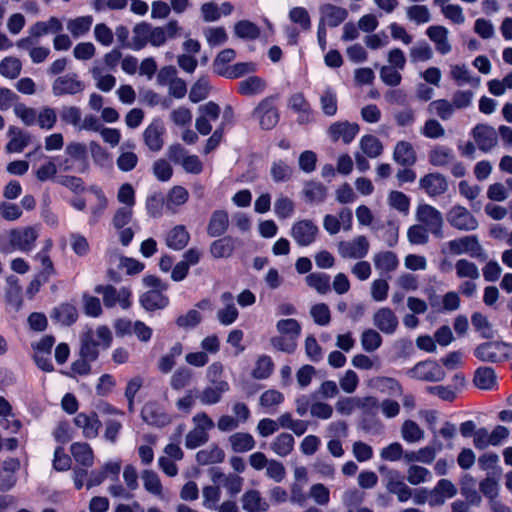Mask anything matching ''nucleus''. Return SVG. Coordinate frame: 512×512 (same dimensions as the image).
I'll list each match as a JSON object with an SVG mask.
<instances>
[{"instance_id":"62","label":"nucleus","mask_w":512,"mask_h":512,"mask_svg":"<svg viewBox=\"0 0 512 512\" xmlns=\"http://www.w3.org/2000/svg\"><path fill=\"white\" fill-rule=\"evenodd\" d=\"M276 328L281 335H288L295 340L301 332L299 322L292 318L279 320L276 324Z\"/></svg>"},{"instance_id":"58","label":"nucleus","mask_w":512,"mask_h":512,"mask_svg":"<svg viewBox=\"0 0 512 512\" xmlns=\"http://www.w3.org/2000/svg\"><path fill=\"white\" fill-rule=\"evenodd\" d=\"M308 496L319 506H326L330 502V490L322 483L313 484Z\"/></svg>"},{"instance_id":"22","label":"nucleus","mask_w":512,"mask_h":512,"mask_svg":"<svg viewBox=\"0 0 512 512\" xmlns=\"http://www.w3.org/2000/svg\"><path fill=\"white\" fill-rule=\"evenodd\" d=\"M163 133L164 128L162 124L158 121H155L151 123L143 133V138L146 146L151 151H159L163 147L164 140H163Z\"/></svg>"},{"instance_id":"38","label":"nucleus","mask_w":512,"mask_h":512,"mask_svg":"<svg viewBox=\"0 0 512 512\" xmlns=\"http://www.w3.org/2000/svg\"><path fill=\"white\" fill-rule=\"evenodd\" d=\"M401 436L408 443H416L424 439V430L413 420H405L401 426Z\"/></svg>"},{"instance_id":"64","label":"nucleus","mask_w":512,"mask_h":512,"mask_svg":"<svg viewBox=\"0 0 512 512\" xmlns=\"http://www.w3.org/2000/svg\"><path fill=\"white\" fill-rule=\"evenodd\" d=\"M409 57L413 63L425 62L433 57V51L428 43L421 42L410 49Z\"/></svg>"},{"instance_id":"5","label":"nucleus","mask_w":512,"mask_h":512,"mask_svg":"<svg viewBox=\"0 0 512 512\" xmlns=\"http://www.w3.org/2000/svg\"><path fill=\"white\" fill-rule=\"evenodd\" d=\"M446 217L448 223L457 230L474 231L478 228L477 219L463 206H453Z\"/></svg>"},{"instance_id":"40","label":"nucleus","mask_w":512,"mask_h":512,"mask_svg":"<svg viewBox=\"0 0 512 512\" xmlns=\"http://www.w3.org/2000/svg\"><path fill=\"white\" fill-rule=\"evenodd\" d=\"M141 479L143 481V486L147 492H149L152 495L162 497L163 486L156 472L149 469L143 470L141 473Z\"/></svg>"},{"instance_id":"37","label":"nucleus","mask_w":512,"mask_h":512,"mask_svg":"<svg viewBox=\"0 0 512 512\" xmlns=\"http://www.w3.org/2000/svg\"><path fill=\"white\" fill-rule=\"evenodd\" d=\"M461 494L467 502L471 505H479L481 503V495L475 489V479L469 475L465 474L461 479Z\"/></svg>"},{"instance_id":"3","label":"nucleus","mask_w":512,"mask_h":512,"mask_svg":"<svg viewBox=\"0 0 512 512\" xmlns=\"http://www.w3.org/2000/svg\"><path fill=\"white\" fill-rule=\"evenodd\" d=\"M449 253L454 255L469 254L471 257L485 260L487 258L477 236L469 235L447 243Z\"/></svg>"},{"instance_id":"15","label":"nucleus","mask_w":512,"mask_h":512,"mask_svg":"<svg viewBox=\"0 0 512 512\" xmlns=\"http://www.w3.org/2000/svg\"><path fill=\"white\" fill-rule=\"evenodd\" d=\"M359 129V125L356 123L335 122L329 126L328 134L334 142L342 139L345 144H349L358 134Z\"/></svg>"},{"instance_id":"19","label":"nucleus","mask_w":512,"mask_h":512,"mask_svg":"<svg viewBox=\"0 0 512 512\" xmlns=\"http://www.w3.org/2000/svg\"><path fill=\"white\" fill-rule=\"evenodd\" d=\"M74 423L78 428L82 429L84 437L88 439L95 438L101 427V422L95 412H91L90 414L79 413L74 418Z\"/></svg>"},{"instance_id":"33","label":"nucleus","mask_w":512,"mask_h":512,"mask_svg":"<svg viewBox=\"0 0 512 512\" xmlns=\"http://www.w3.org/2000/svg\"><path fill=\"white\" fill-rule=\"evenodd\" d=\"M140 302L146 310L154 311L164 308L168 304V298L159 290L152 289L141 296Z\"/></svg>"},{"instance_id":"48","label":"nucleus","mask_w":512,"mask_h":512,"mask_svg":"<svg viewBox=\"0 0 512 512\" xmlns=\"http://www.w3.org/2000/svg\"><path fill=\"white\" fill-rule=\"evenodd\" d=\"M406 479L410 485L417 486L428 481L431 472L420 465L412 464L407 468Z\"/></svg>"},{"instance_id":"46","label":"nucleus","mask_w":512,"mask_h":512,"mask_svg":"<svg viewBox=\"0 0 512 512\" xmlns=\"http://www.w3.org/2000/svg\"><path fill=\"white\" fill-rule=\"evenodd\" d=\"M406 16L409 21L421 25L430 22L431 13L425 5H412L406 8Z\"/></svg>"},{"instance_id":"61","label":"nucleus","mask_w":512,"mask_h":512,"mask_svg":"<svg viewBox=\"0 0 512 512\" xmlns=\"http://www.w3.org/2000/svg\"><path fill=\"white\" fill-rule=\"evenodd\" d=\"M382 343L381 335L373 330L366 329L361 335V345L366 352H373L380 347Z\"/></svg>"},{"instance_id":"59","label":"nucleus","mask_w":512,"mask_h":512,"mask_svg":"<svg viewBox=\"0 0 512 512\" xmlns=\"http://www.w3.org/2000/svg\"><path fill=\"white\" fill-rule=\"evenodd\" d=\"M192 371L187 367L178 368L171 376L170 386L174 390H181L189 385L192 379Z\"/></svg>"},{"instance_id":"16","label":"nucleus","mask_w":512,"mask_h":512,"mask_svg":"<svg viewBox=\"0 0 512 512\" xmlns=\"http://www.w3.org/2000/svg\"><path fill=\"white\" fill-rule=\"evenodd\" d=\"M373 323L384 334H393L398 327L399 321L390 308L383 307L374 313Z\"/></svg>"},{"instance_id":"31","label":"nucleus","mask_w":512,"mask_h":512,"mask_svg":"<svg viewBox=\"0 0 512 512\" xmlns=\"http://www.w3.org/2000/svg\"><path fill=\"white\" fill-rule=\"evenodd\" d=\"M266 88V82L258 76H249L239 82L238 91L244 96L261 94Z\"/></svg>"},{"instance_id":"18","label":"nucleus","mask_w":512,"mask_h":512,"mask_svg":"<svg viewBox=\"0 0 512 512\" xmlns=\"http://www.w3.org/2000/svg\"><path fill=\"white\" fill-rule=\"evenodd\" d=\"M242 508L246 512H267L269 503L256 489L246 490L241 496Z\"/></svg>"},{"instance_id":"42","label":"nucleus","mask_w":512,"mask_h":512,"mask_svg":"<svg viewBox=\"0 0 512 512\" xmlns=\"http://www.w3.org/2000/svg\"><path fill=\"white\" fill-rule=\"evenodd\" d=\"M151 32V25L146 22L139 23L133 28V39L131 48L134 50H140L149 43V37Z\"/></svg>"},{"instance_id":"60","label":"nucleus","mask_w":512,"mask_h":512,"mask_svg":"<svg viewBox=\"0 0 512 512\" xmlns=\"http://www.w3.org/2000/svg\"><path fill=\"white\" fill-rule=\"evenodd\" d=\"M307 284L320 294L330 290V277L323 273H311L306 277Z\"/></svg>"},{"instance_id":"47","label":"nucleus","mask_w":512,"mask_h":512,"mask_svg":"<svg viewBox=\"0 0 512 512\" xmlns=\"http://www.w3.org/2000/svg\"><path fill=\"white\" fill-rule=\"evenodd\" d=\"M454 105L446 99L432 101L428 106V111L437 115L442 120H448L454 114Z\"/></svg>"},{"instance_id":"17","label":"nucleus","mask_w":512,"mask_h":512,"mask_svg":"<svg viewBox=\"0 0 512 512\" xmlns=\"http://www.w3.org/2000/svg\"><path fill=\"white\" fill-rule=\"evenodd\" d=\"M320 14V21L332 28L339 26L348 17V11L345 8L332 4L322 5L320 7Z\"/></svg>"},{"instance_id":"57","label":"nucleus","mask_w":512,"mask_h":512,"mask_svg":"<svg viewBox=\"0 0 512 512\" xmlns=\"http://www.w3.org/2000/svg\"><path fill=\"white\" fill-rule=\"evenodd\" d=\"M452 159V150L447 147L437 146L429 153V162L434 166H445L449 164Z\"/></svg>"},{"instance_id":"13","label":"nucleus","mask_w":512,"mask_h":512,"mask_svg":"<svg viewBox=\"0 0 512 512\" xmlns=\"http://www.w3.org/2000/svg\"><path fill=\"white\" fill-rule=\"evenodd\" d=\"M318 227L311 220H300L293 224L291 236L300 246L312 244L318 234Z\"/></svg>"},{"instance_id":"55","label":"nucleus","mask_w":512,"mask_h":512,"mask_svg":"<svg viewBox=\"0 0 512 512\" xmlns=\"http://www.w3.org/2000/svg\"><path fill=\"white\" fill-rule=\"evenodd\" d=\"M92 16H82L72 19L67 24V29L74 37H80L86 34L92 25Z\"/></svg>"},{"instance_id":"20","label":"nucleus","mask_w":512,"mask_h":512,"mask_svg":"<svg viewBox=\"0 0 512 512\" xmlns=\"http://www.w3.org/2000/svg\"><path fill=\"white\" fill-rule=\"evenodd\" d=\"M426 34L435 44V48L440 54L445 55L451 51L452 46L448 39L449 31L446 27L441 25L430 26L426 30Z\"/></svg>"},{"instance_id":"11","label":"nucleus","mask_w":512,"mask_h":512,"mask_svg":"<svg viewBox=\"0 0 512 512\" xmlns=\"http://www.w3.org/2000/svg\"><path fill=\"white\" fill-rule=\"evenodd\" d=\"M95 292L102 294L103 302L106 307H114L117 303L121 305L123 309L130 307L129 298L131 293L127 288H121L119 291L111 285L97 286Z\"/></svg>"},{"instance_id":"54","label":"nucleus","mask_w":512,"mask_h":512,"mask_svg":"<svg viewBox=\"0 0 512 512\" xmlns=\"http://www.w3.org/2000/svg\"><path fill=\"white\" fill-rule=\"evenodd\" d=\"M52 318L63 325H71L77 319V310L72 305L64 304L54 309Z\"/></svg>"},{"instance_id":"50","label":"nucleus","mask_w":512,"mask_h":512,"mask_svg":"<svg viewBox=\"0 0 512 512\" xmlns=\"http://www.w3.org/2000/svg\"><path fill=\"white\" fill-rule=\"evenodd\" d=\"M255 69V64L251 62H242L229 66L225 68V70H218V74L229 79H235L245 74L254 72Z\"/></svg>"},{"instance_id":"39","label":"nucleus","mask_w":512,"mask_h":512,"mask_svg":"<svg viewBox=\"0 0 512 512\" xmlns=\"http://www.w3.org/2000/svg\"><path fill=\"white\" fill-rule=\"evenodd\" d=\"M189 193L182 186H174L168 192L166 197V208L171 212H176V208L185 204L188 200Z\"/></svg>"},{"instance_id":"41","label":"nucleus","mask_w":512,"mask_h":512,"mask_svg":"<svg viewBox=\"0 0 512 512\" xmlns=\"http://www.w3.org/2000/svg\"><path fill=\"white\" fill-rule=\"evenodd\" d=\"M360 149L367 157L377 158L383 152V144L373 135H364L360 140Z\"/></svg>"},{"instance_id":"44","label":"nucleus","mask_w":512,"mask_h":512,"mask_svg":"<svg viewBox=\"0 0 512 512\" xmlns=\"http://www.w3.org/2000/svg\"><path fill=\"white\" fill-rule=\"evenodd\" d=\"M275 454L285 457L291 453L294 447V438L289 433H281L270 445Z\"/></svg>"},{"instance_id":"26","label":"nucleus","mask_w":512,"mask_h":512,"mask_svg":"<svg viewBox=\"0 0 512 512\" xmlns=\"http://www.w3.org/2000/svg\"><path fill=\"white\" fill-rule=\"evenodd\" d=\"M393 159L402 166L414 165L417 157L412 144L407 141H399L395 145Z\"/></svg>"},{"instance_id":"14","label":"nucleus","mask_w":512,"mask_h":512,"mask_svg":"<svg viewBox=\"0 0 512 512\" xmlns=\"http://www.w3.org/2000/svg\"><path fill=\"white\" fill-rule=\"evenodd\" d=\"M419 186L429 196L436 197L447 191L448 182L440 173H429L419 180Z\"/></svg>"},{"instance_id":"23","label":"nucleus","mask_w":512,"mask_h":512,"mask_svg":"<svg viewBox=\"0 0 512 512\" xmlns=\"http://www.w3.org/2000/svg\"><path fill=\"white\" fill-rule=\"evenodd\" d=\"M229 227V216L225 210H215L207 225V234L210 237L222 236Z\"/></svg>"},{"instance_id":"8","label":"nucleus","mask_w":512,"mask_h":512,"mask_svg":"<svg viewBox=\"0 0 512 512\" xmlns=\"http://www.w3.org/2000/svg\"><path fill=\"white\" fill-rule=\"evenodd\" d=\"M370 248L368 239L365 236H357L350 241H340L337 245L339 255L345 259H362Z\"/></svg>"},{"instance_id":"2","label":"nucleus","mask_w":512,"mask_h":512,"mask_svg":"<svg viewBox=\"0 0 512 512\" xmlns=\"http://www.w3.org/2000/svg\"><path fill=\"white\" fill-rule=\"evenodd\" d=\"M39 236L35 226L14 228L9 231V244L13 249L21 252H30Z\"/></svg>"},{"instance_id":"28","label":"nucleus","mask_w":512,"mask_h":512,"mask_svg":"<svg viewBox=\"0 0 512 512\" xmlns=\"http://www.w3.org/2000/svg\"><path fill=\"white\" fill-rule=\"evenodd\" d=\"M236 240L231 236H225L213 241L210 245V253L213 258H229L235 250Z\"/></svg>"},{"instance_id":"27","label":"nucleus","mask_w":512,"mask_h":512,"mask_svg":"<svg viewBox=\"0 0 512 512\" xmlns=\"http://www.w3.org/2000/svg\"><path fill=\"white\" fill-rule=\"evenodd\" d=\"M99 343L94 339V332L92 329H87L81 335L80 355L83 359L95 361L99 354Z\"/></svg>"},{"instance_id":"7","label":"nucleus","mask_w":512,"mask_h":512,"mask_svg":"<svg viewBox=\"0 0 512 512\" xmlns=\"http://www.w3.org/2000/svg\"><path fill=\"white\" fill-rule=\"evenodd\" d=\"M416 219L423 223L432 234L442 237L443 217L440 211L428 204H421L416 210Z\"/></svg>"},{"instance_id":"29","label":"nucleus","mask_w":512,"mask_h":512,"mask_svg":"<svg viewBox=\"0 0 512 512\" xmlns=\"http://www.w3.org/2000/svg\"><path fill=\"white\" fill-rule=\"evenodd\" d=\"M8 135L11 137L6 145L8 152H21L30 142V135L16 126H10Z\"/></svg>"},{"instance_id":"32","label":"nucleus","mask_w":512,"mask_h":512,"mask_svg":"<svg viewBox=\"0 0 512 512\" xmlns=\"http://www.w3.org/2000/svg\"><path fill=\"white\" fill-rule=\"evenodd\" d=\"M229 385L226 381H218L214 386L206 387L199 398L203 404L212 405L218 403L222 394L228 391Z\"/></svg>"},{"instance_id":"12","label":"nucleus","mask_w":512,"mask_h":512,"mask_svg":"<svg viewBox=\"0 0 512 512\" xmlns=\"http://www.w3.org/2000/svg\"><path fill=\"white\" fill-rule=\"evenodd\" d=\"M472 136L477 147L483 152L491 151L498 144L497 131L486 124L476 125L472 130Z\"/></svg>"},{"instance_id":"43","label":"nucleus","mask_w":512,"mask_h":512,"mask_svg":"<svg viewBox=\"0 0 512 512\" xmlns=\"http://www.w3.org/2000/svg\"><path fill=\"white\" fill-rule=\"evenodd\" d=\"M225 454L218 446H211L197 452L196 461L199 465L220 463L224 460Z\"/></svg>"},{"instance_id":"36","label":"nucleus","mask_w":512,"mask_h":512,"mask_svg":"<svg viewBox=\"0 0 512 512\" xmlns=\"http://www.w3.org/2000/svg\"><path fill=\"white\" fill-rule=\"evenodd\" d=\"M229 443L234 452L244 453L250 451L255 446L253 436L245 432H236L229 437Z\"/></svg>"},{"instance_id":"1","label":"nucleus","mask_w":512,"mask_h":512,"mask_svg":"<svg viewBox=\"0 0 512 512\" xmlns=\"http://www.w3.org/2000/svg\"><path fill=\"white\" fill-rule=\"evenodd\" d=\"M474 355L483 362H502L512 357V347L499 341L485 342L475 348Z\"/></svg>"},{"instance_id":"24","label":"nucleus","mask_w":512,"mask_h":512,"mask_svg":"<svg viewBox=\"0 0 512 512\" xmlns=\"http://www.w3.org/2000/svg\"><path fill=\"white\" fill-rule=\"evenodd\" d=\"M373 263L380 274H388L397 269L399 259L392 251H380L373 256Z\"/></svg>"},{"instance_id":"49","label":"nucleus","mask_w":512,"mask_h":512,"mask_svg":"<svg viewBox=\"0 0 512 512\" xmlns=\"http://www.w3.org/2000/svg\"><path fill=\"white\" fill-rule=\"evenodd\" d=\"M211 86L206 77H200L191 87L189 92V99L193 103H198L207 98Z\"/></svg>"},{"instance_id":"10","label":"nucleus","mask_w":512,"mask_h":512,"mask_svg":"<svg viewBox=\"0 0 512 512\" xmlns=\"http://www.w3.org/2000/svg\"><path fill=\"white\" fill-rule=\"evenodd\" d=\"M85 84L77 79L76 74H67L57 77L52 84V93L56 97L63 95H76L82 93Z\"/></svg>"},{"instance_id":"30","label":"nucleus","mask_w":512,"mask_h":512,"mask_svg":"<svg viewBox=\"0 0 512 512\" xmlns=\"http://www.w3.org/2000/svg\"><path fill=\"white\" fill-rule=\"evenodd\" d=\"M190 235L185 226L177 225L166 236V244L174 250H182L189 242Z\"/></svg>"},{"instance_id":"25","label":"nucleus","mask_w":512,"mask_h":512,"mask_svg":"<svg viewBox=\"0 0 512 512\" xmlns=\"http://www.w3.org/2000/svg\"><path fill=\"white\" fill-rule=\"evenodd\" d=\"M221 301L224 308L217 312V318L223 325H231L238 317V310L234 304V297L230 292H224L221 295Z\"/></svg>"},{"instance_id":"4","label":"nucleus","mask_w":512,"mask_h":512,"mask_svg":"<svg viewBox=\"0 0 512 512\" xmlns=\"http://www.w3.org/2000/svg\"><path fill=\"white\" fill-rule=\"evenodd\" d=\"M409 377L428 382H440L445 379L446 373L441 366L432 360L417 363L407 371Z\"/></svg>"},{"instance_id":"9","label":"nucleus","mask_w":512,"mask_h":512,"mask_svg":"<svg viewBox=\"0 0 512 512\" xmlns=\"http://www.w3.org/2000/svg\"><path fill=\"white\" fill-rule=\"evenodd\" d=\"M254 116L258 119L259 125L264 130H270L279 121V113L274 105L273 97L263 99L255 108Z\"/></svg>"},{"instance_id":"63","label":"nucleus","mask_w":512,"mask_h":512,"mask_svg":"<svg viewBox=\"0 0 512 512\" xmlns=\"http://www.w3.org/2000/svg\"><path fill=\"white\" fill-rule=\"evenodd\" d=\"M15 115L22 121L26 126H32L36 124L37 111L32 107H28L23 103H16L14 105Z\"/></svg>"},{"instance_id":"34","label":"nucleus","mask_w":512,"mask_h":512,"mask_svg":"<svg viewBox=\"0 0 512 512\" xmlns=\"http://www.w3.org/2000/svg\"><path fill=\"white\" fill-rule=\"evenodd\" d=\"M474 385L483 390H490L496 385V374L490 367L478 368L473 377Z\"/></svg>"},{"instance_id":"35","label":"nucleus","mask_w":512,"mask_h":512,"mask_svg":"<svg viewBox=\"0 0 512 512\" xmlns=\"http://www.w3.org/2000/svg\"><path fill=\"white\" fill-rule=\"evenodd\" d=\"M63 26L60 20L56 17H51L48 21H39L31 26L29 34L33 37L40 38L48 33H58L62 30Z\"/></svg>"},{"instance_id":"52","label":"nucleus","mask_w":512,"mask_h":512,"mask_svg":"<svg viewBox=\"0 0 512 512\" xmlns=\"http://www.w3.org/2000/svg\"><path fill=\"white\" fill-rule=\"evenodd\" d=\"M303 194L309 202H322L326 198L327 189L318 182L310 181L305 184Z\"/></svg>"},{"instance_id":"56","label":"nucleus","mask_w":512,"mask_h":512,"mask_svg":"<svg viewBox=\"0 0 512 512\" xmlns=\"http://www.w3.org/2000/svg\"><path fill=\"white\" fill-rule=\"evenodd\" d=\"M456 274L459 278L476 280L480 277L478 267L467 259H460L455 263Z\"/></svg>"},{"instance_id":"45","label":"nucleus","mask_w":512,"mask_h":512,"mask_svg":"<svg viewBox=\"0 0 512 512\" xmlns=\"http://www.w3.org/2000/svg\"><path fill=\"white\" fill-rule=\"evenodd\" d=\"M71 453L74 459L83 466L90 467L93 464V451L87 443H74L71 445Z\"/></svg>"},{"instance_id":"53","label":"nucleus","mask_w":512,"mask_h":512,"mask_svg":"<svg viewBox=\"0 0 512 512\" xmlns=\"http://www.w3.org/2000/svg\"><path fill=\"white\" fill-rule=\"evenodd\" d=\"M21 69V61L14 57H6L0 63V74L8 79H16Z\"/></svg>"},{"instance_id":"21","label":"nucleus","mask_w":512,"mask_h":512,"mask_svg":"<svg viewBox=\"0 0 512 512\" xmlns=\"http://www.w3.org/2000/svg\"><path fill=\"white\" fill-rule=\"evenodd\" d=\"M105 71V66L99 61H95L90 69V73L96 83V87L103 92H109L114 88L116 78Z\"/></svg>"},{"instance_id":"6","label":"nucleus","mask_w":512,"mask_h":512,"mask_svg":"<svg viewBox=\"0 0 512 512\" xmlns=\"http://www.w3.org/2000/svg\"><path fill=\"white\" fill-rule=\"evenodd\" d=\"M380 472L386 471V490L397 497L399 502H407L413 496V489L399 478L395 470H387L385 466L379 467Z\"/></svg>"},{"instance_id":"51","label":"nucleus","mask_w":512,"mask_h":512,"mask_svg":"<svg viewBox=\"0 0 512 512\" xmlns=\"http://www.w3.org/2000/svg\"><path fill=\"white\" fill-rule=\"evenodd\" d=\"M443 449V444L437 439V434L434 432V438L432 445L425 446L417 450L418 452V462L424 464L432 463L437 455V452Z\"/></svg>"}]
</instances>
